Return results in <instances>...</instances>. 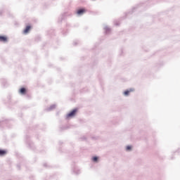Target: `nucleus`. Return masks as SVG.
<instances>
[{
	"label": "nucleus",
	"mask_w": 180,
	"mask_h": 180,
	"mask_svg": "<svg viewBox=\"0 0 180 180\" xmlns=\"http://www.w3.org/2000/svg\"><path fill=\"white\" fill-rule=\"evenodd\" d=\"M134 91V89H130L129 90H127L124 92V95H125V96H129V94H130V92H133Z\"/></svg>",
	"instance_id": "nucleus-6"
},
{
	"label": "nucleus",
	"mask_w": 180,
	"mask_h": 180,
	"mask_svg": "<svg viewBox=\"0 0 180 180\" xmlns=\"http://www.w3.org/2000/svg\"><path fill=\"white\" fill-rule=\"evenodd\" d=\"M77 109H75L73 110H72L70 113H68L67 115V117H74V116H75V114L77 113Z\"/></svg>",
	"instance_id": "nucleus-1"
},
{
	"label": "nucleus",
	"mask_w": 180,
	"mask_h": 180,
	"mask_svg": "<svg viewBox=\"0 0 180 180\" xmlns=\"http://www.w3.org/2000/svg\"><path fill=\"white\" fill-rule=\"evenodd\" d=\"M85 12H86V10H85V8H81V9L77 10V15H84V13H85Z\"/></svg>",
	"instance_id": "nucleus-4"
},
{
	"label": "nucleus",
	"mask_w": 180,
	"mask_h": 180,
	"mask_svg": "<svg viewBox=\"0 0 180 180\" xmlns=\"http://www.w3.org/2000/svg\"><path fill=\"white\" fill-rule=\"evenodd\" d=\"M0 41L6 43V41H8V37L0 35Z\"/></svg>",
	"instance_id": "nucleus-3"
},
{
	"label": "nucleus",
	"mask_w": 180,
	"mask_h": 180,
	"mask_svg": "<svg viewBox=\"0 0 180 180\" xmlns=\"http://www.w3.org/2000/svg\"><path fill=\"white\" fill-rule=\"evenodd\" d=\"M30 29H32V26L27 25L25 29L23 31L24 34H27V33H29V32H30Z\"/></svg>",
	"instance_id": "nucleus-2"
},
{
	"label": "nucleus",
	"mask_w": 180,
	"mask_h": 180,
	"mask_svg": "<svg viewBox=\"0 0 180 180\" xmlns=\"http://www.w3.org/2000/svg\"><path fill=\"white\" fill-rule=\"evenodd\" d=\"M93 161H94V162H96V161H98V157H94V158H93Z\"/></svg>",
	"instance_id": "nucleus-8"
},
{
	"label": "nucleus",
	"mask_w": 180,
	"mask_h": 180,
	"mask_svg": "<svg viewBox=\"0 0 180 180\" xmlns=\"http://www.w3.org/2000/svg\"><path fill=\"white\" fill-rule=\"evenodd\" d=\"M127 151L131 150V146H127Z\"/></svg>",
	"instance_id": "nucleus-9"
},
{
	"label": "nucleus",
	"mask_w": 180,
	"mask_h": 180,
	"mask_svg": "<svg viewBox=\"0 0 180 180\" xmlns=\"http://www.w3.org/2000/svg\"><path fill=\"white\" fill-rule=\"evenodd\" d=\"M19 92L21 94V95H26L27 90L22 87L20 89Z\"/></svg>",
	"instance_id": "nucleus-5"
},
{
	"label": "nucleus",
	"mask_w": 180,
	"mask_h": 180,
	"mask_svg": "<svg viewBox=\"0 0 180 180\" xmlns=\"http://www.w3.org/2000/svg\"><path fill=\"white\" fill-rule=\"evenodd\" d=\"M7 151L5 150L0 149V157H4V155H6Z\"/></svg>",
	"instance_id": "nucleus-7"
}]
</instances>
